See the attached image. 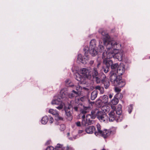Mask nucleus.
Here are the masks:
<instances>
[{"label":"nucleus","instance_id":"obj_35","mask_svg":"<svg viewBox=\"0 0 150 150\" xmlns=\"http://www.w3.org/2000/svg\"><path fill=\"white\" fill-rule=\"evenodd\" d=\"M78 134L80 135H82L83 134H85L86 133L85 131L83 130H79L78 131Z\"/></svg>","mask_w":150,"mask_h":150},{"label":"nucleus","instance_id":"obj_29","mask_svg":"<svg viewBox=\"0 0 150 150\" xmlns=\"http://www.w3.org/2000/svg\"><path fill=\"white\" fill-rule=\"evenodd\" d=\"M118 99L114 97L111 101V102L113 105H117L118 103Z\"/></svg>","mask_w":150,"mask_h":150},{"label":"nucleus","instance_id":"obj_37","mask_svg":"<svg viewBox=\"0 0 150 150\" xmlns=\"http://www.w3.org/2000/svg\"><path fill=\"white\" fill-rule=\"evenodd\" d=\"M132 105H129L128 107V111L129 113H130L132 110Z\"/></svg>","mask_w":150,"mask_h":150},{"label":"nucleus","instance_id":"obj_55","mask_svg":"<svg viewBox=\"0 0 150 150\" xmlns=\"http://www.w3.org/2000/svg\"><path fill=\"white\" fill-rule=\"evenodd\" d=\"M48 142H50V141H48Z\"/></svg>","mask_w":150,"mask_h":150},{"label":"nucleus","instance_id":"obj_15","mask_svg":"<svg viewBox=\"0 0 150 150\" xmlns=\"http://www.w3.org/2000/svg\"><path fill=\"white\" fill-rule=\"evenodd\" d=\"M95 127L93 126H91L86 128L85 129V131L88 134H92L95 132Z\"/></svg>","mask_w":150,"mask_h":150},{"label":"nucleus","instance_id":"obj_36","mask_svg":"<svg viewBox=\"0 0 150 150\" xmlns=\"http://www.w3.org/2000/svg\"><path fill=\"white\" fill-rule=\"evenodd\" d=\"M98 48L99 52H102L104 50V47L102 45H99Z\"/></svg>","mask_w":150,"mask_h":150},{"label":"nucleus","instance_id":"obj_6","mask_svg":"<svg viewBox=\"0 0 150 150\" xmlns=\"http://www.w3.org/2000/svg\"><path fill=\"white\" fill-rule=\"evenodd\" d=\"M96 40L94 39L91 40L90 42L89 47L85 48L84 51H86L88 53L89 51L90 54L92 56L96 55L97 54V51L96 50Z\"/></svg>","mask_w":150,"mask_h":150},{"label":"nucleus","instance_id":"obj_57","mask_svg":"<svg viewBox=\"0 0 150 150\" xmlns=\"http://www.w3.org/2000/svg\"><path fill=\"white\" fill-rule=\"evenodd\" d=\"M72 71H73V72H74V71L73 70H72Z\"/></svg>","mask_w":150,"mask_h":150},{"label":"nucleus","instance_id":"obj_41","mask_svg":"<svg viewBox=\"0 0 150 150\" xmlns=\"http://www.w3.org/2000/svg\"><path fill=\"white\" fill-rule=\"evenodd\" d=\"M103 71L104 72L106 73L109 71V68L106 67V68H103Z\"/></svg>","mask_w":150,"mask_h":150},{"label":"nucleus","instance_id":"obj_19","mask_svg":"<svg viewBox=\"0 0 150 150\" xmlns=\"http://www.w3.org/2000/svg\"><path fill=\"white\" fill-rule=\"evenodd\" d=\"M97 131L95 132V134L96 136H99L100 134H102V132L103 131L101 130V127L99 124H98L96 125Z\"/></svg>","mask_w":150,"mask_h":150},{"label":"nucleus","instance_id":"obj_16","mask_svg":"<svg viewBox=\"0 0 150 150\" xmlns=\"http://www.w3.org/2000/svg\"><path fill=\"white\" fill-rule=\"evenodd\" d=\"M102 134L99 136H101L104 138H106L109 137L110 134V132L109 130L105 129L102 132Z\"/></svg>","mask_w":150,"mask_h":150},{"label":"nucleus","instance_id":"obj_7","mask_svg":"<svg viewBox=\"0 0 150 150\" xmlns=\"http://www.w3.org/2000/svg\"><path fill=\"white\" fill-rule=\"evenodd\" d=\"M51 104L53 105H59V106L56 107V108L58 110H60L62 109L63 106H64V103L61 100L60 98H58L57 96H55L54 97V99L51 102Z\"/></svg>","mask_w":150,"mask_h":150},{"label":"nucleus","instance_id":"obj_21","mask_svg":"<svg viewBox=\"0 0 150 150\" xmlns=\"http://www.w3.org/2000/svg\"><path fill=\"white\" fill-rule=\"evenodd\" d=\"M98 91L96 90L93 91L91 93V99L92 100H94L97 97Z\"/></svg>","mask_w":150,"mask_h":150},{"label":"nucleus","instance_id":"obj_24","mask_svg":"<svg viewBox=\"0 0 150 150\" xmlns=\"http://www.w3.org/2000/svg\"><path fill=\"white\" fill-rule=\"evenodd\" d=\"M98 73L97 71V69L96 68H94L92 71V76L93 78L98 75Z\"/></svg>","mask_w":150,"mask_h":150},{"label":"nucleus","instance_id":"obj_23","mask_svg":"<svg viewBox=\"0 0 150 150\" xmlns=\"http://www.w3.org/2000/svg\"><path fill=\"white\" fill-rule=\"evenodd\" d=\"M48 121V117L47 116L43 117L41 120V122L42 124H46Z\"/></svg>","mask_w":150,"mask_h":150},{"label":"nucleus","instance_id":"obj_44","mask_svg":"<svg viewBox=\"0 0 150 150\" xmlns=\"http://www.w3.org/2000/svg\"><path fill=\"white\" fill-rule=\"evenodd\" d=\"M87 99V98L86 97L84 96L81 97L80 98V100L82 101H84L86 100Z\"/></svg>","mask_w":150,"mask_h":150},{"label":"nucleus","instance_id":"obj_3","mask_svg":"<svg viewBox=\"0 0 150 150\" xmlns=\"http://www.w3.org/2000/svg\"><path fill=\"white\" fill-rule=\"evenodd\" d=\"M110 80L114 86H118L120 87L124 86L125 84V81L122 79V77L117 76L116 72L111 71L110 73Z\"/></svg>","mask_w":150,"mask_h":150},{"label":"nucleus","instance_id":"obj_53","mask_svg":"<svg viewBox=\"0 0 150 150\" xmlns=\"http://www.w3.org/2000/svg\"><path fill=\"white\" fill-rule=\"evenodd\" d=\"M100 64V63H99L98 64V66H97V67H98V66Z\"/></svg>","mask_w":150,"mask_h":150},{"label":"nucleus","instance_id":"obj_30","mask_svg":"<svg viewBox=\"0 0 150 150\" xmlns=\"http://www.w3.org/2000/svg\"><path fill=\"white\" fill-rule=\"evenodd\" d=\"M117 129V127H112L109 130L110 132V134H115L116 133Z\"/></svg>","mask_w":150,"mask_h":150},{"label":"nucleus","instance_id":"obj_40","mask_svg":"<svg viewBox=\"0 0 150 150\" xmlns=\"http://www.w3.org/2000/svg\"><path fill=\"white\" fill-rule=\"evenodd\" d=\"M78 137V135H75L73 137H69V139L71 140H74L77 138Z\"/></svg>","mask_w":150,"mask_h":150},{"label":"nucleus","instance_id":"obj_33","mask_svg":"<svg viewBox=\"0 0 150 150\" xmlns=\"http://www.w3.org/2000/svg\"><path fill=\"white\" fill-rule=\"evenodd\" d=\"M103 83L104 84L105 88L106 89L108 88L110 85V82L108 80Z\"/></svg>","mask_w":150,"mask_h":150},{"label":"nucleus","instance_id":"obj_42","mask_svg":"<svg viewBox=\"0 0 150 150\" xmlns=\"http://www.w3.org/2000/svg\"><path fill=\"white\" fill-rule=\"evenodd\" d=\"M115 91L118 93L120 92L121 91V89L120 88L117 87H115Z\"/></svg>","mask_w":150,"mask_h":150},{"label":"nucleus","instance_id":"obj_1","mask_svg":"<svg viewBox=\"0 0 150 150\" xmlns=\"http://www.w3.org/2000/svg\"><path fill=\"white\" fill-rule=\"evenodd\" d=\"M99 32L103 36V40L104 45L106 47V50L103 53V57L107 55L108 58H111L114 56L121 61L124 54L122 49L119 50L121 45L118 42L112 40L107 33L103 29H100Z\"/></svg>","mask_w":150,"mask_h":150},{"label":"nucleus","instance_id":"obj_47","mask_svg":"<svg viewBox=\"0 0 150 150\" xmlns=\"http://www.w3.org/2000/svg\"><path fill=\"white\" fill-rule=\"evenodd\" d=\"M101 93H103L104 92V89L103 87H102L99 90Z\"/></svg>","mask_w":150,"mask_h":150},{"label":"nucleus","instance_id":"obj_46","mask_svg":"<svg viewBox=\"0 0 150 150\" xmlns=\"http://www.w3.org/2000/svg\"><path fill=\"white\" fill-rule=\"evenodd\" d=\"M76 125L78 127L80 126L81 125V122L80 121H78L77 122H76Z\"/></svg>","mask_w":150,"mask_h":150},{"label":"nucleus","instance_id":"obj_17","mask_svg":"<svg viewBox=\"0 0 150 150\" xmlns=\"http://www.w3.org/2000/svg\"><path fill=\"white\" fill-rule=\"evenodd\" d=\"M111 110L110 107L107 105H105L103 106L101 108V110L104 113H108Z\"/></svg>","mask_w":150,"mask_h":150},{"label":"nucleus","instance_id":"obj_13","mask_svg":"<svg viewBox=\"0 0 150 150\" xmlns=\"http://www.w3.org/2000/svg\"><path fill=\"white\" fill-rule=\"evenodd\" d=\"M102 58L103 59V63L106 65L107 67L109 68L113 64V62L110 58H107V55H105V57H103V54H102Z\"/></svg>","mask_w":150,"mask_h":150},{"label":"nucleus","instance_id":"obj_12","mask_svg":"<svg viewBox=\"0 0 150 150\" xmlns=\"http://www.w3.org/2000/svg\"><path fill=\"white\" fill-rule=\"evenodd\" d=\"M67 89L64 88L62 89L60 92V97L61 99H62L64 100H66L68 97V93L67 92Z\"/></svg>","mask_w":150,"mask_h":150},{"label":"nucleus","instance_id":"obj_22","mask_svg":"<svg viewBox=\"0 0 150 150\" xmlns=\"http://www.w3.org/2000/svg\"><path fill=\"white\" fill-rule=\"evenodd\" d=\"M78 94V92L73 90L72 93L68 95V97L70 98H71L73 97L76 96Z\"/></svg>","mask_w":150,"mask_h":150},{"label":"nucleus","instance_id":"obj_14","mask_svg":"<svg viewBox=\"0 0 150 150\" xmlns=\"http://www.w3.org/2000/svg\"><path fill=\"white\" fill-rule=\"evenodd\" d=\"M54 149L55 150H68L69 147L68 146H64L62 144H58L55 146Z\"/></svg>","mask_w":150,"mask_h":150},{"label":"nucleus","instance_id":"obj_31","mask_svg":"<svg viewBox=\"0 0 150 150\" xmlns=\"http://www.w3.org/2000/svg\"><path fill=\"white\" fill-rule=\"evenodd\" d=\"M119 65L117 63H115L114 64H112L111 66V68L112 69V71H113V70H117V67Z\"/></svg>","mask_w":150,"mask_h":150},{"label":"nucleus","instance_id":"obj_52","mask_svg":"<svg viewBox=\"0 0 150 150\" xmlns=\"http://www.w3.org/2000/svg\"><path fill=\"white\" fill-rule=\"evenodd\" d=\"M69 134H70L69 133H67V136L68 137H69Z\"/></svg>","mask_w":150,"mask_h":150},{"label":"nucleus","instance_id":"obj_5","mask_svg":"<svg viewBox=\"0 0 150 150\" xmlns=\"http://www.w3.org/2000/svg\"><path fill=\"white\" fill-rule=\"evenodd\" d=\"M92 112L93 110L91 112V114L87 115L86 117L84 115L82 116V120L81 122L82 125L87 126L93 123V121L92 120L95 118V116L94 113Z\"/></svg>","mask_w":150,"mask_h":150},{"label":"nucleus","instance_id":"obj_10","mask_svg":"<svg viewBox=\"0 0 150 150\" xmlns=\"http://www.w3.org/2000/svg\"><path fill=\"white\" fill-rule=\"evenodd\" d=\"M85 56L86 57H84L83 58L81 54H79L77 58L78 60L83 64H86L88 61V55L87 54V53L86 51H85Z\"/></svg>","mask_w":150,"mask_h":150},{"label":"nucleus","instance_id":"obj_32","mask_svg":"<svg viewBox=\"0 0 150 150\" xmlns=\"http://www.w3.org/2000/svg\"><path fill=\"white\" fill-rule=\"evenodd\" d=\"M93 78L95 79L97 83H99L101 81V77L100 76H98V75L94 77Z\"/></svg>","mask_w":150,"mask_h":150},{"label":"nucleus","instance_id":"obj_49","mask_svg":"<svg viewBox=\"0 0 150 150\" xmlns=\"http://www.w3.org/2000/svg\"><path fill=\"white\" fill-rule=\"evenodd\" d=\"M78 107L77 106H75L74 108V109L76 111H77L78 110Z\"/></svg>","mask_w":150,"mask_h":150},{"label":"nucleus","instance_id":"obj_45","mask_svg":"<svg viewBox=\"0 0 150 150\" xmlns=\"http://www.w3.org/2000/svg\"><path fill=\"white\" fill-rule=\"evenodd\" d=\"M53 118L52 117H51L49 119V122L50 123H52L53 122Z\"/></svg>","mask_w":150,"mask_h":150},{"label":"nucleus","instance_id":"obj_4","mask_svg":"<svg viewBox=\"0 0 150 150\" xmlns=\"http://www.w3.org/2000/svg\"><path fill=\"white\" fill-rule=\"evenodd\" d=\"M92 113H94L95 117L96 116L101 122H107L109 120L108 115L102 111L96 109L93 110Z\"/></svg>","mask_w":150,"mask_h":150},{"label":"nucleus","instance_id":"obj_2","mask_svg":"<svg viewBox=\"0 0 150 150\" xmlns=\"http://www.w3.org/2000/svg\"><path fill=\"white\" fill-rule=\"evenodd\" d=\"M111 110L108 113L109 121L112 122L116 121L117 122L121 121L123 119V115L122 114V105H118L116 110L115 106L111 105Z\"/></svg>","mask_w":150,"mask_h":150},{"label":"nucleus","instance_id":"obj_34","mask_svg":"<svg viewBox=\"0 0 150 150\" xmlns=\"http://www.w3.org/2000/svg\"><path fill=\"white\" fill-rule=\"evenodd\" d=\"M66 115L67 117V119L69 120H71L72 119V116L71 113L66 112Z\"/></svg>","mask_w":150,"mask_h":150},{"label":"nucleus","instance_id":"obj_58","mask_svg":"<svg viewBox=\"0 0 150 150\" xmlns=\"http://www.w3.org/2000/svg\"><path fill=\"white\" fill-rule=\"evenodd\" d=\"M149 58H150V57H149Z\"/></svg>","mask_w":150,"mask_h":150},{"label":"nucleus","instance_id":"obj_27","mask_svg":"<svg viewBox=\"0 0 150 150\" xmlns=\"http://www.w3.org/2000/svg\"><path fill=\"white\" fill-rule=\"evenodd\" d=\"M101 81L103 83L108 80V79L106 78L105 75L104 74H101Z\"/></svg>","mask_w":150,"mask_h":150},{"label":"nucleus","instance_id":"obj_28","mask_svg":"<svg viewBox=\"0 0 150 150\" xmlns=\"http://www.w3.org/2000/svg\"><path fill=\"white\" fill-rule=\"evenodd\" d=\"M65 107V112L67 113H71L70 111V108L71 107V105H68L67 107L65 106V105H64V106Z\"/></svg>","mask_w":150,"mask_h":150},{"label":"nucleus","instance_id":"obj_50","mask_svg":"<svg viewBox=\"0 0 150 150\" xmlns=\"http://www.w3.org/2000/svg\"><path fill=\"white\" fill-rule=\"evenodd\" d=\"M93 63H94V61H93V60H91V61H90L89 62V64L91 65Z\"/></svg>","mask_w":150,"mask_h":150},{"label":"nucleus","instance_id":"obj_43","mask_svg":"<svg viewBox=\"0 0 150 150\" xmlns=\"http://www.w3.org/2000/svg\"><path fill=\"white\" fill-rule=\"evenodd\" d=\"M54 148L51 146H48L46 149V150H54Z\"/></svg>","mask_w":150,"mask_h":150},{"label":"nucleus","instance_id":"obj_56","mask_svg":"<svg viewBox=\"0 0 150 150\" xmlns=\"http://www.w3.org/2000/svg\"><path fill=\"white\" fill-rule=\"evenodd\" d=\"M102 150H105V149H102Z\"/></svg>","mask_w":150,"mask_h":150},{"label":"nucleus","instance_id":"obj_51","mask_svg":"<svg viewBox=\"0 0 150 150\" xmlns=\"http://www.w3.org/2000/svg\"><path fill=\"white\" fill-rule=\"evenodd\" d=\"M113 97V95L112 94H110L109 95V97L110 98H111Z\"/></svg>","mask_w":150,"mask_h":150},{"label":"nucleus","instance_id":"obj_38","mask_svg":"<svg viewBox=\"0 0 150 150\" xmlns=\"http://www.w3.org/2000/svg\"><path fill=\"white\" fill-rule=\"evenodd\" d=\"M60 129L61 131H64L65 129V126L64 124H62L60 125Z\"/></svg>","mask_w":150,"mask_h":150},{"label":"nucleus","instance_id":"obj_26","mask_svg":"<svg viewBox=\"0 0 150 150\" xmlns=\"http://www.w3.org/2000/svg\"><path fill=\"white\" fill-rule=\"evenodd\" d=\"M65 85L67 87H73L74 86V85L70 84L71 83V81L69 79H67L65 81Z\"/></svg>","mask_w":150,"mask_h":150},{"label":"nucleus","instance_id":"obj_48","mask_svg":"<svg viewBox=\"0 0 150 150\" xmlns=\"http://www.w3.org/2000/svg\"><path fill=\"white\" fill-rule=\"evenodd\" d=\"M102 87L99 86H97L95 88L96 90H100Z\"/></svg>","mask_w":150,"mask_h":150},{"label":"nucleus","instance_id":"obj_39","mask_svg":"<svg viewBox=\"0 0 150 150\" xmlns=\"http://www.w3.org/2000/svg\"><path fill=\"white\" fill-rule=\"evenodd\" d=\"M72 87H75L76 88V90L78 91H80L81 90V87L79 86H77L76 87V86H73Z\"/></svg>","mask_w":150,"mask_h":150},{"label":"nucleus","instance_id":"obj_54","mask_svg":"<svg viewBox=\"0 0 150 150\" xmlns=\"http://www.w3.org/2000/svg\"><path fill=\"white\" fill-rule=\"evenodd\" d=\"M94 103L93 102H91V103Z\"/></svg>","mask_w":150,"mask_h":150},{"label":"nucleus","instance_id":"obj_11","mask_svg":"<svg viewBox=\"0 0 150 150\" xmlns=\"http://www.w3.org/2000/svg\"><path fill=\"white\" fill-rule=\"evenodd\" d=\"M125 72V65L122 63H120L116 71L115 72H117L118 75L120 76L122 75Z\"/></svg>","mask_w":150,"mask_h":150},{"label":"nucleus","instance_id":"obj_8","mask_svg":"<svg viewBox=\"0 0 150 150\" xmlns=\"http://www.w3.org/2000/svg\"><path fill=\"white\" fill-rule=\"evenodd\" d=\"M48 112L54 116V118L56 120H63V118L59 115L58 112L56 110L52 109H50L48 110Z\"/></svg>","mask_w":150,"mask_h":150},{"label":"nucleus","instance_id":"obj_25","mask_svg":"<svg viewBox=\"0 0 150 150\" xmlns=\"http://www.w3.org/2000/svg\"><path fill=\"white\" fill-rule=\"evenodd\" d=\"M102 102L104 103H107L108 101V98L106 95H104L102 97Z\"/></svg>","mask_w":150,"mask_h":150},{"label":"nucleus","instance_id":"obj_9","mask_svg":"<svg viewBox=\"0 0 150 150\" xmlns=\"http://www.w3.org/2000/svg\"><path fill=\"white\" fill-rule=\"evenodd\" d=\"M80 72L82 74L85 79L86 78L88 79H90L91 77V73L86 69L83 68L81 69L80 70Z\"/></svg>","mask_w":150,"mask_h":150},{"label":"nucleus","instance_id":"obj_18","mask_svg":"<svg viewBox=\"0 0 150 150\" xmlns=\"http://www.w3.org/2000/svg\"><path fill=\"white\" fill-rule=\"evenodd\" d=\"M91 108L90 106H83V108H82L81 110V113L83 114H85L86 113L88 112L90 110Z\"/></svg>","mask_w":150,"mask_h":150},{"label":"nucleus","instance_id":"obj_20","mask_svg":"<svg viewBox=\"0 0 150 150\" xmlns=\"http://www.w3.org/2000/svg\"><path fill=\"white\" fill-rule=\"evenodd\" d=\"M75 78L79 82H82L83 81L85 78L84 77H82L78 73L76 72L75 74Z\"/></svg>","mask_w":150,"mask_h":150}]
</instances>
